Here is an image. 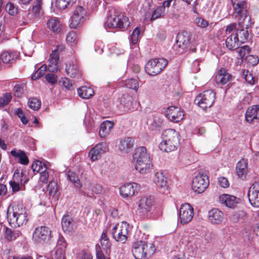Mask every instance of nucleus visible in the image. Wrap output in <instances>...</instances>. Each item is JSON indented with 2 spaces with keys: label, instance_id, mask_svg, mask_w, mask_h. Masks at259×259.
<instances>
[{
  "label": "nucleus",
  "instance_id": "nucleus-4",
  "mask_svg": "<svg viewBox=\"0 0 259 259\" xmlns=\"http://www.w3.org/2000/svg\"><path fill=\"white\" fill-rule=\"evenodd\" d=\"M155 251L153 244L144 241L134 242L132 246V253L136 259H145L150 257Z\"/></svg>",
  "mask_w": 259,
  "mask_h": 259
},
{
  "label": "nucleus",
  "instance_id": "nucleus-9",
  "mask_svg": "<svg viewBox=\"0 0 259 259\" xmlns=\"http://www.w3.org/2000/svg\"><path fill=\"white\" fill-rule=\"evenodd\" d=\"M215 94L212 90H206L198 95L196 99L198 105L202 109L205 110L211 107L214 103Z\"/></svg>",
  "mask_w": 259,
  "mask_h": 259
},
{
  "label": "nucleus",
  "instance_id": "nucleus-17",
  "mask_svg": "<svg viewBox=\"0 0 259 259\" xmlns=\"http://www.w3.org/2000/svg\"><path fill=\"white\" fill-rule=\"evenodd\" d=\"M30 172L31 169L26 167L22 168L21 171L19 169H17L14 172L13 179L17 180L18 182H20L25 189V185L28 183L31 177Z\"/></svg>",
  "mask_w": 259,
  "mask_h": 259
},
{
  "label": "nucleus",
  "instance_id": "nucleus-27",
  "mask_svg": "<svg viewBox=\"0 0 259 259\" xmlns=\"http://www.w3.org/2000/svg\"><path fill=\"white\" fill-rule=\"evenodd\" d=\"M232 78V75L228 73L224 68H221L215 77V82L218 84H225Z\"/></svg>",
  "mask_w": 259,
  "mask_h": 259
},
{
  "label": "nucleus",
  "instance_id": "nucleus-57",
  "mask_svg": "<svg viewBox=\"0 0 259 259\" xmlns=\"http://www.w3.org/2000/svg\"><path fill=\"white\" fill-rule=\"evenodd\" d=\"M7 12L11 15H15L18 13V8L12 3H8L6 6Z\"/></svg>",
  "mask_w": 259,
  "mask_h": 259
},
{
  "label": "nucleus",
  "instance_id": "nucleus-60",
  "mask_svg": "<svg viewBox=\"0 0 259 259\" xmlns=\"http://www.w3.org/2000/svg\"><path fill=\"white\" fill-rule=\"evenodd\" d=\"M218 182L220 186L223 188H228L230 183L228 180L225 177H220L218 178Z\"/></svg>",
  "mask_w": 259,
  "mask_h": 259
},
{
  "label": "nucleus",
  "instance_id": "nucleus-31",
  "mask_svg": "<svg viewBox=\"0 0 259 259\" xmlns=\"http://www.w3.org/2000/svg\"><path fill=\"white\" fill-rule=\"evenodd\" d=\"M61 224L64 232H70L73 228V220L71 216L68 214H64L63 216Z\"/></svg>",
  "mask_w": 259,
  "mask_h": 259
},
{
  "label": "nucleus",
  "instance_id": "nucleus-56",
  "mask_svg": "<svg viewBox=\"0 0 259 259\" xmlns=\"http://www.w3.org/2000/svg\"><path fill=\"white\" fill-rule=\"evenodd\" d=\"M140 33V30L138 27L134 29L131 36V40L133 45H135L138 42Z\"/></svg>",
  "mask_w": 259,
  "mask_h": 259
},
{
  "label": "nucleus",
  "instance_id": "nucleus-7",
  "mask_svg": "<svg viewBox=\"0 0 259 259\" xmlns=\"http://www.w3.org/2000/svg\"><path fill=\"white\" fill-rule=\"evenodd\" d=\"M129 224L126 222L115 225L110 231L112 238L117 242L124 243L127 239Z\"/></svg>",
  "mask_w": 259,
  "mask_h": 259
},
{
  "label": "nucleus",
  "instance_id": "nucleus-41",
  "mask_svg": "<svg viewBox=\"0 0 259 259\" xmlns=\"http://www.w3.org/2000/svg\"><path fill=\"white\" fill-rule=\"evenodd\" d=\"M78 40L77 34L74 31L69 32L66 35V41L71 46H75L77 44Z\"/></svg>",
  "mask_w": 259,
  "mask_h": 259
},
{
  "label": "nucleus",
  "instance_id": "nucleus-35",
  "mask_svg": "<svg viewBox=\"0 0 259 259\" xmlns=\"http://www.w3.org/2000/svg\"><path fill=\"white\" fill-rule=\"evenodd\" d=\"M5 238L8 241H11L17 239L18 237L21 235V232L19 230H13L8 227L4 228Z\"/></svg>",
  "mask_w": 259,
  "mask_h": 259
},
{
  "label": "nucleus",
  "instance_id": "nucleus-2",
  "mask_svg": "<svg viewBox=\"0 0 259 259\" xmlns=\"http://www.w3.org/2000/svg\"><path fill=\"white\" fill-rule=\"evenodd\" d=\"M232 5L236 14L239 16L238 25L240 27L248 29L252 23L249 15L247 3L245 1L232 0Z\"/></svg>",
  "mask_w": 259,
  "mask_h": 259
},
{
  "label": "nucleus",
  "instance_id": "nucleus-54",
  "mask_svg": "<svg viewBox=\"0 0 259 259\" xmlns=\"http://www.w3.org/2000/svg\"><path fill=\"white\" fill-rule=\"evenodd\" d=\"M246 61L249 65L254 66L258 63L259 58L255 55H248L246 57Z\"/></svg>",
  "mask_w": 259,
  "mask_h": 259
},
{
  "label": "nucleus",
  "instance_id": "nucleus-48",
  "mask_svg": "<svg viewBox=\"0 0 259 259\" xmlns=\"http://www.w3.org/2000/svg\"><path fill=\"white\" fill-rule=\"evenodd\" d=\"M47 70V66L46 65H42L40 66L34 73H33L31 76V78L33 80H36L42 76Z\"/></svg>",
  "mask_w": 259,
  "mask_h": 259
},
{
  "label": "nucleus",
  "instance_id": "nucleus-58",
  "mask_svg": "<svg viewBox=\"0 0 259 259\" xmlns=\"http://www.w3.org/2000/svg\"><path fill=\"white\" fill-rule=\"evenodd\" d=\"M71 0H56V6L59 9H65L70 4Z\"/></svg>",
  "mask_w": 259,
  "mask_h": 259
},
{
  "label": "nucleus",
  "instance_id": "nucleus-37",
  "mask_svg": "<svg viewBox=\"0 0 259 259\" xmlns=\"http://www.w3.org/2000/svg\"><path fill=\"white\" fill-rule=\"evenodd\" d=\"M135 169L141 174H145L153 169L152 163H136Z\"/></svg>",
  "mask_w": 259,
  "mask_h": 259
},
{
  "label": "nucleus",
  "instance_id": "nucleus-1",
  "mask_svg": "<svg viewBox=\"0 0 259 259\" xmlns=\"http://www.w3.org/2000/svg\"><path fill=\"white\" fill-rule=\"evenodd\" d=\"M162 141L159 144L161 150L166 152L177 150L180 145V134L175 130H164L161 135Z\"/></svg>",
  "mask_w": 259,
  "mask_h": 259
},
{
  "label": "nucleus",
  "instance_id": "nucleus-29",
  "mask_svg": "<svg viewBox=\"0 0 259 259\" xmlns=\"http://www.w3.org/2000/svg\"><path fill=\"white\" fill-rule=\"evenodd\" d=\"M59 55L57 50H54L50 55L49 60L48 69L51 72H56L58 70V62Z\"/></svg>",
  "mask_w": 259,
  "mask_h": 259
},
{
  "label": "nucleus",
  "instance_id": "nucleus-15",
  "mask_svg": "<svg viewBox=\"0 0 259 259\" xmlns=\"http://www.w3.org/2000/svg\"><path fill=\"white\" fill-rule=\"evenodd\" d=\"M247 196L250 204L254 207H259V183L254 182L248 191Z\"/></svg>",
  "mask_w": 259,
  "mask_h": 259
},
{
  "label": "nucleus",
  "instance_id": "nucleus-62",
  "mask_svg": "<svg viewBox=\"0 0 259 259\" xmlns=\"http://www.w3.org/2000/svg\"><path fill=\"white\" fill-rule=\"evenodd\" d=\"M60 82L62 85L67 90H71L72 87L71 81L67 77H63Z\"/></svg>",
  "mask_w": 259,
  "mask_h": 259
},
{
  "label": "nucleus",
  "instance_id": "nucleus-8",
  "mask_svg": "<svg viewBox=\"0 0 259 259\" xmlns=\"http://www.w3.org/2000/svg\"><path fill=\"white\" fill-rule=\"evenodd\" d=\"M167 63V60L163 58L151 59L146 64L145 71L151 76L156 75L166 67Z\"/></svg>",
  "mask_w": 259,
  "mask_h": 259
},
{
  "label": "nucleus",
  "instance_id": "nucleus-18",
  "mask_svg": "<svg viewBox=\"0 0 259 259\" xmlns=\"http://www.w3.org/2000/svg\"><path fill=\"white\" fill-rule=\"evenodd\" d=\"M165 116L167 119L174 122H178L184 117L183 111L179 107L171 106L168 107L165 112Z\"/></svg>",
  "mask_w": 259,
  "mask_h": 259
},
{
  "label": "nucleus",
  "instance_id": "nucleus-30",
  "mask_svg": "<svg viewBox=\"0 0 259 259\" xmlns=\"http://www.w3.org/2000/svg\"><path fill=\"white\" fill-rule=\"evenodd\" d=\"M241 44L237 35L235 34H230L226 40V47L231 51L238 49Z\"/></svg>",
  "mask_w": 259,
  "mask_h": 259
},
{
  "label": "nucleus",
  "instance_id": "nucleus-51",
  "mask_svg": "<svg viewBox=\"0 0 259 259\" xmlns=\"http://www.w3.org/2000/svg\"><path fill=\"white\" fill-rule=\"evenodd\" d=\"M26 89V85L23 83L16 84L13 89L15 95L18 97H21Z\"/></svg>",
  "mask_w": 259,
  "mask_h": 259
},
{
  "label": "nucleus",
  "instance_id": "nucleus-34",
  "mask_svg": "<svg viewBox=\"0 0 259 259\" xmlns=\"http://www.w3.org/2000/svg\"><path fill=\"white\" fill-rule=\"evenodd\" d=\"M16 54L11 51L3 52L1 55L0 62L4 64H12L16 58Z\"/></svg>",
  "mask_w": 259,
  "mask_h": 259
},
{
  "label": "nucleus",
  "instance_id": "nucleus-38",
  "mask_svg": "<svg viewBox=\"0 0 259 259\" xmlns=\"http://www.w3.org/2000/svg\"><path fill=\"white\" fill-rule=\"evenodd\" d=\"M248 163H237L236 166V173L238 177L244 179L248 172Z\"/></svg>",
  "mask_w": 259,
  "mask_h": 259
},
{
  "label": "nucleus",
  "instance_id": "nucleus-5",
  "mask_svg": "<svg viewBox=\"0 0 259 259\" xmlns=\"http://www.w3.org/2000/svg\"><path fill=\"white\" fill-rule=\"evenodd\" d=\"M106 25L109 28H127L130 26L128 18L117 9L110 11V15L107 18Z\"/></svg>",
  "mask_w": 259,
  "mask_h": 259
},
{
  "label": "nucleus",
  "instance_id": "nucleus-19",
  "mask_svg": "<svg viewBox=\"0 0 259 259\" xmlns=\"http://www.w3.org/2000/svg\"><path fill=\"white\" fill-rule=\"evenodd\" d=\"M207 219L212 225L221 224L224 220V213L219 208H213L208 212Z\"/></svg>",
  "mask_w": 259,
  "mask_h": 259
},
{
  "label": "nucleus",
  "instance_id": "nucleus-11",
  "mask_svg": "<svg viewBox=\"0 0 259 259\" xmlns=\"http://www.w3.org/2000/svg\"><path fill=\"white\" fill-rule=\"evenodd\" d=\"M51 231L46 226H41L36 227L32 234V239L37 243H43L50 238Z\"/></svg>",
  "mask_w": 259,
  "mask_h": 259
},
{
  "label": "nucleus",
  "instance_id": "nucleus-49",
  "mask_svg": "<svg viewBox=\"0 0 259 259\" xmlns=\"http://www.w3.org/2000/svg\"><path fill=\"white\" fill-rule=\"evenodd\" d=\"M133 99L132 96L124 94L120 98V102L124 106H126L128 108L130 109L133 104Z\"/></svg>",
  "mask_w": 259,
  "mask_h": 259
},
{
  "label": "nucleus",
  "instance_id": "nucleus-42",
  "mask_svg": "<svg viewBox=\"0 0 259 259\" xmlns=\"http://www.w3.org/2000/svg\"><path fill=\"white\" fill-rule=\"evenodd\" d=\"M68 180L74 184L77 188H80L82 187V184L79 180L78 176L74 172L71 171H67Z\"/></svg>",
  "mask_w": 259,
  "mask_h": 259
},
{
  "label": "nucleus",
  "instance_id": "nucleus-53",
  "mask_svg": "<svg viewBox=\"0 0 259 259\" xmlns=\"http://www.w3.org/2000/svg\"><path fill=\"white\" fill-rule=\"evenodd\" d=\"M125 85L127 88L137 91L139 88V83L137 79L135 78H130L125 81Z\"/></svg>",
  "mask_w": 259,
  "mask_h": 259
},
{
  "label": "nucleus",
  "instance_id": "nucleus-20",
  "mask_svg": "<svg viewBox=\"0 0 259 259\" xmlns=\"http://www.w3.org/2000/svg\"><path fill=\"white\" fill-rule=\"evenodd\" d=\"M240 201L236 196L228 194H222L219 196V202L221 204L230 208H235Z\"/></svg>",
  "mask_w": 259,
  "mask_h": 259
},
{
  "label": "nucleus",
  "instance_id": "nucleus-22",
  "mask_svg": "<svg viewBox=\"0 0 259 259\" xmlns=\"http://www.w3.org/2000/svg\"><path fill=\"white\" fill-rule=\"evenodd\" d=\"M134 140L133 138L127 137L121 139L118 145L119 151L122 154L130 153L134 146Z\"/></svg>",
  "mask_w": 259,
  "mask_h": 259
},
{
  "label": "nucleus",
  "instance_id": "nucleus-36",
  "mask_svg": "<svg viewBox=\"0 0 259 259\" xmlns=\"http://www.w3.org/2000/svg\"><path fill=\"white\" fill-rule=\"evenodd\" d=\"M57 183L54 181H50L47 188V193L53 198H56L59 197V193Z\"/></svg>",
  "mask_w": 259,
  "mask_h": 259
},
{
  "label": "nucleus",
  "instance_id": "nucleus-16",
  "mask_svg": "<svg viewBox=\"0 0 259 259\" xmlns=\"http://www.w3.org/2000/svg\"><path fill=\"white\" fill-rule=\"evenodd\" d=\"M134 162H150L152 159L144 146H140L135 149L133 155Z\"/></svg>",
  "mask_w": 259,
  "mask_h": 259
},
{
  "label": "nucleus",
  "instance_id": "nucleus-26",
  "mask_svg": "<svg viewBox=\"0 0 259 259\" xmlns=\"http://www.w3.org/2000/svg\"><path fill=\"white\" fill-rule=\"evenodd\" d=\"M245 119L249 123H251L255 119L259 120V105H253L247 109Z\"/></svg>",
  "mask_w": 259,
  "mask_h": 259
},
{
  "label": "nucleus",
  "instance_id": "nucleus-32",
  "mask_svg": "<svg viewBox=\"0 0 259 259\" xmlns=\"http://www.w3.org/2000/svg\"><path fill=\"white\" fill-rule=\"evenodd\" d=\"M78 96L84 99H89L94 95L93 89L87 86H82L77 90Z\"/></svg>",
  "mask_w": 259,
  "mask_h": 259
},
{
  "label": "nucleus",
  "instance_id": "nucleus-50",
  "mask_svg": "<svg viewBox=\"0 0 259 259\" xmlns=\"http://www.w3.org/2000/svg\"><path fill=\"white\" fill-rule=\"evenodd\" d=\"M160 6L157 7L152 14L150 21H153L155 19L163 17L164 15L165 11L163 10Z\"/></svg>",
  "mask_w": 259,
  "mask_h": 259
},
{
  "label": "nucleus",
  "instance_id": "nucleus-39",
  "mask_svg": "<svg viewBox=\"0 0 259 259\" xmlns=\"http://www.w3.org/2000/svg\"><path fill=\"white\" fill-rule=\"evenodd\" d=\"M241 29H237L235 33V35H237L238 37V39H239L240 41V44H243L246 42L249 37V32L247 30L248 29H246V30H244V28L245 27H241Z\"/></svg>",
  "mask_w": 259,
  "mask_h": 259
},
{
  "label": "nucleus",
  "instance_id": "nucleus-61",
  "mask_svg": "<svg viewBox=\"0 0 259 259\" xmlns=\"http://www.w3.org/2000/svg\"><path fill=\"white\" fill-rule=\"evenodd\" d=\"M243 74L244 76L245 80L250 84H253L255 83V80L252 74L248 70H244Z\"/></svg>",
  "mask_w": 259,
  "mask_h": 259
},
{
  "label": "nucleus",
  "instance_id": "nucleus-40",
  "mask_svg": "<svg viewBox=\"0 0 259 259\" xmlns=\"http://www.w3.org/2000/svg\"><path fill=\"white\" fill-rule=\"evenodd\" d=\"M11 154L16 159H19V162H29V159L24 151L21 150H13Z\"/></svg>",
  "mask_w": 259,
  "mask_h": 259
},
{
  "label": "nucleus",
  "instance_id": "nucleus-63",
  "mask_svg": "<svg viewBox=\"0 0 259 259\" xmlns=\"http://www.w3.org/2000/svg\"><path fill=\"white\" fill-rule=\"evenodd\" d=\"M250 51V49L248 46H244L241 47L238 51V53L239 54V56L241 58H243L247 54H248Z\"/></svg>",
  "mask_w": 259,
  "mask_h": 259
},
{
  "label": "nucleus",
  "instance_id": "nucleus-10",
  "mask_svg": "<svg viewBox=\"0 0 259 259\" xmlns=\"http://www.w3.org/2000/svg\"><path fill=\"white\" fill-rule=\"evenodd\" d=\"M193 215V208L189 203H185L181 205L178 213V221L180 224L185 225L189 223Z\"/></svg>",
  "mask_w": 259,
  "mask_h": 259
},
{
  "label": "nucleus",
  "instance_id": "nucleus-14",
  "mask_svg": "<svg viewBox=\"0 0 259 259\" xmlns=\"http://www.w3.org/2000/svg\"><path fill=\"white\" fill-rule=\"evenodd\" d=\"M140 188L136 183H127L119 188V193L122 198H126L131 197L137 193Z\"/></svg>",
  "mask_w": 259,
  "mask_h": 259
},
{
  "label": "nucleus",
  "instance_id": "nucleus-3",
  "mask_svg": "<svg viewBox=\"0 0 259 259\" xmlns=\"http://www.w3.org/2000/svg\"><path fill=\"white\" fill-rule=\"evenodd\" d=\"M8 221L12 228L19 227L27 222V214L25 207L22 205H15L12 207V211L8 210Z\"/></svg>",
  "mask_w": 259,
  "mask_h": 259
},
{
  "label": "nucleus",
  "instance_id": "nucleus-6",
  "mask_svg": "<svg viewBox=\"0 0 259 259\" xmlns=\"http://www.w3.org/2000/svg\"><path fill=\"white\" fill-rule=\"evenodd\" d=\"M209 184L208 177L205 170L200 169L197 175L193 178L192 188L198 194L203 192Z\"/></svg>",
  "mask_w": 259,
  "mask_h": 259
},
{
  "label": "nucleus",
  "instance_id": "nucleus-47",
  "mask_svg": "<svg viewBox=\"0 0 259 259\" xmlns=\"http://www.w3.org/2000/svg\"><path fill=\"white\" fill-rule=\"evenodd\" d=\"M247 215L246 212L244 210H239L238 211L235 212L232 216H231V220L234 222L236 223L240 220H244Z\"/></svg>",
  "mask_w": 259,
  "mask_h": 259
},
{
  "label": "nucleus",
  "instance_id": "nucleus-21",
  "mask_svg": "<svg viewBox=\"0 0 259 259\" xmlns=\"http://www.w3.org/2000/svg\"><path fill=\"white\" fill-rule=\"evenodd\" d=\"M107 150L106 144L101 142L96 144L92 148L89 153V156L92 161L98 160L105 153Z\"/></svg>",
  "mask_w": 259,
  "mask_h": 259
},
{
  "label": "nucleus",
  "instance_id": "nucleus-12",
  "mask_svg": "<svg viewBox=\"0 0 259 259\" xmlns=\"http://www.w3.org/2000/svg\"><path fill=\"white\" fill-rule=\"evenodd\" d=\"M85 17L86 11L85 9L80 6L76 7L71 17L70 27L72 28H76L79 24L84 22Z\"/></svg>",
  "mask_w": 259,
  "mask_h": 259
},
{
  "label": "nucleus",
  "instance_id": "nucleus-45",
  "mask_svg": "<svg viewBox=\"0 0 259 259\" xmlns=\"http://www.w3.org/2000/svg\"><path fill=\"white\" fill-rule=\"evenodd\" d=\"M12 98L10 93H6L3 94L0 97V108H4L9 104Z\"/></svg>",
  "mask_w": 259,
  "mask_h": 259
},
{
  "label": "nucleus",
  "instance_id": "nucleus-25",
  "mask_svg": "<svg viewBox=\"0 0 259 259\" xmlns=\"http://www.w3.org/2000/svg\"><path fill=\"white\" fill-rule=\"evenodd\" d=\"M47 28L53 33H59L63 29V25L59 18L51 17L48 19L47 22Z\"/></svg>",
  "mask_w": 259,
  "mask_h": 259
},
{
  "label": "nucleus",
  "instance_id": "nucleus-43",
  "mask_svg": "<svg viewBox=\"0 0 259 259\" xmlns=\"http://www.w3.org/2000/svg\"><path fill=\"white\" fill-rule=\"evenodd\" d=\"M46 163H32L31 166V170L35 173H41L44 172L47 169V166L45 164Z\"/></svg>",
  "mask_w": 259,
  "mask_h": 259
},
{
  "label": "nucleus",
  "instance_id": "nucleus-23",
  "mask_svg": "<svg viewBox=\"0 0 259 259\" xmlns=\"http://www.w3.org/2000/svg\"><path fill=\"white\" fill-rule=\"evenodd\" d=\"M190 36L187 31L179 33L177 36V46L181 48L183 52L185 51L190 45Z\"/></svg>",
  "mask_w": 259,
  "mask_h": 259
},
{
  "label": "nucleus",
  "instance_id": "nucleus-46",
  "mask_svg": "<svg viewBox=\"0 0 259 259\" xmlns=\"http://www.w3.org/2000/svg\"><path fill=\"white\" fill-rule=\"evenodd\" d=\"M28 105L31 109L38 110L41 106V101L36 98H31L29 99Z\"/></svg>",
  "mask_w": 259,
  "mask_h": 259
},
{
  "label": "nucleus",
  "instance_id": "nucleus-55",
  "mask_svg": "<svg viewBox=\"0 0 259 259\" xmlns=\"http://www.w3.org/2000/svg\"><path fill=\"white\" fill-rule=\"evenodd\" d=\"M102 249L105 251L106 254H109L111 251V243L109 239L103 240L100 241Z\"/></svg>",
  "mask_w": 259,
  "mask_h": 259
},
{
  "label": "nucleus",
  "instance_id": "nucleus-59",
  "mask_svg": "<svg viewBox=\"0 0 259 259\" xmlns=\"http://www.w3.org/2000/svg\"><path fill=\"white\" fill-rule=\"evenodd\" d=\"M195 23L197 26L202 28H206L208 25V22L200 17L196 18L195 20Z\"/></svg>",
  "mask_w": 259,
  "mask_h": 259
},
{
  "label": "nucleus",
  "instance_id": "nucleus-24",
  "mask_svg": "<svg viewBox=\"0 0 259 259\" xmlns=\"http://www.w3.org/2000/svg\"><path fill=\"white\" fill-rule=\"evenodd\" d=\"M153 181L159 188L164 190L168 189V186L167 185V177L166 172L161 171L155 172Z\"/></svg>",
  "mask_w": 259,
  "mask_h": 259
},
{
  "label": "nucleus",
  "instance_id": "nucleus-64",
  "mask_svg": "<svg viewBox=\"0 0 259 259\" xmlns=\"http://www.w3.org/2000/svg\"><path fill=\"white\" fill-rule=\"evenodd\" d=\"M46 80L52 84H55L57 81V76L54 74H47L45 76Z\"/></svg>",
  "mask_w": 259,
  "mask_h": 259
},
{
  "label": "nucleus",
  "instance_id": "nucleus-52",
  "mask_svg": "<svg viewBox=\"0 0 259 259\" xmlns=\"http://www.w3.org/2000/svg\"><path fill=\"white\" fill-rule=\"evenodd\" d=\"M42 5V0H35L32 7V13L35 16L40 14Z\"/></svg>",
  "mask_w": 259,
  "mask_h": 259
},
{
  "label": "nucleus",
  "instance_id": "nucleus-13",
  "mask_svg": "<svg viewBox=\"0 0 259 259\" xmlns=\"http://www.w3.org/2000/svg\"><path fill=\"white\" fill-rule=\"evenodd\" d=\"M139 210L144 215L151 212L154 210L155 205L152 196H144L142 197L139 202Z\"/></svg>",
  "mask_w": 259,
  "mask_h": 259
},
{
  "label": "nucleus",
  "instance_id": "nucleus-28",
  "mask_svg": "<svg viewBox=\"0 0 259 259\" xmlns=\"http://www.w3.org/2000/svg\"><path fill=\"white\" fill-rule=\"evenodd\" d=\"M84 189L87 191H81L80 193L84 196L92 197L94 194H98L102 193L103 188L101 185L98 184H90L87 188L85 187Z\"/></svg>",
  "mask_w": 259,
  "mask_h": 259
},
{
  "label": "nucleus",
  "instance_id": "nucleus-44",
  "mask_svg": "<svg viewBox=\"0 0 259 259\" xmlns=\"http://www.w3.org/2000/svg\"><path fill=\"white\" fill-rule=\"evenodd\" d=\"M66 72L68 75L74 77L79 73L78 67L74 64H69L66 65Z\"/></svg>",
  "mask_w": 259,
  "mask_h": 259
},
{
  "label": "nucleus",
  "instance_id": "nucleus-33",
  "mask_svg": "<svg viewBox=\"0 0 259 259\" xmlns=\"http://www.w3.org/2000/svg\"><path fill=\"white\" fill-rule=\"evenodd\" d=\"M114 125L113 121L106 120L103 122L100 126L99 135L101 137H105L111 131Z\"/></svg>",
  "mask_w": 259,
  "mask_h": 259
}]
</instances>
